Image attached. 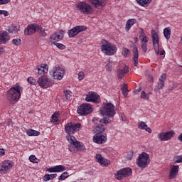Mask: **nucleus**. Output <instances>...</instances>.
Wrapping results in <instances>:
<instances>
[{"instance_id": "51", "label": "nucleus", "mask_w": 182, "mask_h": 182, "mask_svg": "<svg viewBox=\"0 0 182 182\" xmlns=\"http://www.w3.org/2000/svg\"><path fill=\"white\" fill-rule=\"evenodd\" d=\"M78 79L79 80H83V79H85V73L83 72H80L78 73Z\"/></svg>"}, {"instance_id": "7", "label": "nucleus", "mask_w": 182, "mask_h": 182, "mask_svg": "<svg viewBox=\"0 0 182 182\" xmlns=\"http://www.w3.org/2000/svg\"><path fill=\"white\" fill-rule=\"evenodd\" d=\"M82 129L81 123L68 122L65 126V132L68 136H72L71 134H75L77 132H79Z\"/></svg>"}, {"instance_id": "3", "label": "nucleus", "mask_w": 182, "mask_h": 182, "mask_svg": "<svg viewBox=\"0 0 182 182\" xmlns=\"http://www.w3.org/2000/svg\"><path fill=\"white\" fill-rule=\"evenodd\" d=\"M100 113L102 116H106V117H114L116 114L114 105L110 102L104 103L100 109Z\"/></svg>"}, {"instance_id": "13", "label": "nucleus", "mask_w": 182, "mask_h": 182, "mask_svg": "<svg viewBox=\"0 0 182 182\" xmlns=\"http://www.w3.org/2000/svg\"><path fill=\"white\" fill-rule=\"evenodd\" d=\"M37 82L39 86H41V87H43L44 89H46V87H49L53 85V82H52V81H50L45 75L40 77Z\"/></svg>"}, {"instance_id": "21", "label": "nucleus", "mask_w": 182, "mask_h": 182, "mask_svg": "<svg viewBox=\"0 0 182 182\" xmlns=\"http://www.w3.org/2000/svg\"><path fill=\"white\" fill-rule=\"evenodd\" d=\"M166 77H167V74L164 73L161 75L159 79L158 83L154 89V92H159V90L163 89L164 87V80H166Z\"/></svg>"}, {"instance_id": "43", "label": "nucleus", "mask_w": 182, "mask_h": 182, "mask_svg": "<svg viewBox=\"0 0 182 182\" xmlns=\"http://www.w3.org/2000/svg\"><path fill=\"white\" fill-rule=\"evenodd\" d=\"M53 45H55V46H57V48H58V49H66V46L60 43H56V42H53Z\"/></svg>"}, {"instance_id": "1", "label": "nucleus", "mask_w": 182, "mask_h": 182, "mask_svg": "<svg viewBox=\"0 0 182 182\" xmlns=\"http://www.w3.org/2000/svg\"><path fill=\"white\" fill-rule=\"evenodd\" d=\"M66 139L70 143V144H68V150L71 153H77V151H85V150H86V146H85L80 141H77L76 137L73 136H67Z\"/></svg>"}, {"instance_id": "37", "label": "nucleus", "mask_w": 182, "mask_h": 182, "mask_svg": "<svg viewBox=\"0 0 182 182\" xmlns=\"http://www.w3.org/2000/svg\"><path fill=\"white\" fill-rule=\"evenodd\" d=\"M28 136H39L41 134V132L33 130L32 129H30L26 131Z\"/></svg>"}, {"instance_id": "26", "label": "nucleus", "mask_w": 182, "mask_h": 182, "mask_svg": "<svg viewBox=\"0 0 182 182\" xmlns=\"http://www.w3.org/2000/svg\"><path fill=\"white\" fill-rule=\"evenodd\" d=\"M96 159L97 163H100V164H101V166H109V164H110V161H109L107 159L103 158V156H102V154H97L96 155Z\"/></svg>"}, {"instance_id": "34", "label": "nucleus", "mask_w": 182, "mask_h": 182, "mask_svg": "<svg viewBox=\"0 0 182 182\" xmlns=\"http://www.w3.org/2000/svg\"><path fill=\"white\" fill-rule=\"evenodd\" d=\"M37 32H38L41 38H46V36L48 35L46 33V30H45V28H43V27L41 26H38L37 28Z\"/></svg>"}, {"instance_id": "41", "label": "nucleus", "mask_w": 182, "mask_h": 182, "mask_svg": "<svg viewBox=\"0 0 182 182\" xmlns=\"http://www.w3.org/2000/svg\"><path fill=\"white\" fill-rule=\"evenodd\" d=\"M174 163H182V155H178L173 158Z\"/></svg>"}, {"instance_id": "56", "label": "nucleus", "mask_w": 182, "mask_h": 182, "mask_svg": "<svg viewBox=\"0 0 182 182\" xmlns=\"http://www.w3.org/2000/svg\"><path fill=\"white\" fill-rule=\"evenodd\" d=\"M2 15H4V16H8L9 13L6 10H2Z\"/></svg>"}, {"instance_id": "23", "label": "nucleus", "mask_w": 182, "mask_h": 182, "mask_svg": "<svg viewBox=\"0 0 182 182\" xmlns=\"http://www.w3.org/2000/svg\"><path fill=\"white\" fill-rule=\"evenodd\" d=\"M65 170L66 166L63 165H57L54 167L47 168V171H48V173H62L63 171H65Z\"/></svg>"}, {"instance_id": "30", "label": "nucleus", "mask_w": 182, "mask_h": 182, "mask_svg": "<svg viewBox=\"0 0 182 182\" xmlns=\"http://www.w3.org/2000/svg\"><path fill=\"white\" fill-rule=\"evenodd\" d=\"M37 73L38 75H45V73H48V65L42 64V65L37 67Z\"/></svg>"}, {"instance_id": "5", "label": "nucleus", "mask_w": 182, "mask_h": 182, "mask_svg": "<svg viewBox=\"0 0 182 182\" xmlns=\"http://www.w3.org/2000/svg\"><path fill=\"white\" fill-rule=\"evenodd\" d=\"M151 39L156 55H157V56H159H159H163V55L166 53V51H164V50L160 51V40L159 38V33H157L156 31H151Z\"/></svg>"}, {"instance_id": "64", "label": "nucleus", "mask_w": 182, "mask_h": 182, "mask_svg": "<svg viewBox=\"0 0 182 182\" xmlns=\"http://www.w3.org/2000/svg\"><path fill=\"white\" fill-rule=\"evenodd\" d=\"M0 15H2V10H0Z\"/></svg>"}, {"instance_id": "25", "label": "nucleus", "mask_w": 182, "mask_h": 182, "mask_svg": "<svg viewBox=\"0 0 182 182\" xmlns=\"http://www.w3.org/2000/svg\"><path fill=\"white\" fill-rule=\"evenodd\" d=\"M10 39L11 36H9V33L8 32L4 31H0V43L5 44Z\"/></svg>"}, {"instance_id": "4", "label": "nucleus", "mask_w": 182, "mask_h": 182, "mask_svg": "<svg viewBox=\"0 0 182 182\" xmlns=\"http://www.w3.org/2000/svg\"><path fill=\"white\" fill-rule=\"evenodd\" d=\"M116 46L112 45V43L107 40H102L101 42V51L102 53H105L108 56H112V55L116 53Z\"/></svg>"}, {"instance_id": "52", "label": "nucleus", "mask_w": 182, "mask_h": 182, "mask_svg": "<svg viewBox=\"0 0 182 182\" xmlns=\"http://www.w3.org/2000/svg\"><path fill=\"white\" fill-rule=\"evenodd\" d=\"M43 180V181H49V180H50V174H46Z\"/></svg>"}, {"instance_id": "22", "label": "nucleus", "mask_w": 182, "mask_h": 182, "mask_svg": "<svg viewBox=\"0 0 182 182\" xmlns=\"http://www.w3.org/2000/svg\"><path fill=\"white\" fill-rule=\"evenodd\" d=\"M94 125L92 127L93 132H95V134H102L105 130H106V128L105 127V125L101 124L100 122H93Z\"/></svg>"}, {"instance_id": "12", "label": "nucleus", "mask_w": 182, "mask_h": 182, "mask_svg": "<svg viewBox=\"0 0 182 182\" xmlns=\"http://www.w3.org/2000/svg\"><path fill=\"white\" fill-rule=\"evenodd\" d=\"M86 29H87V28L85 26H77L68 31V36L69 38H75L76 35L80 33V32H84Z\"/></svg>"}, {"instance_id": "48", "label": "nucleus", "mask_w": 182, "mask_h": 182, "mask_svg": "<svg viewBox=\"0 0 182 182\" xmlns=\"http://www.w3.org/2000/svg\"><path fill=\"white\" fill-rule=\"evenodd\" d=\"M141 48L144 53L147 52V43H141Z\"/></svg>"}, {"instance_id": "27", "label": "nucleus", "mask_w": 182, "mask_h": 182, "mask_svg": "<svg viewBox=\"0 0 182 182\" xmlns=\"http://www.w3.org/2000/svg\"><path fill=\"white\" fill-rule=\"evenodd\" d=\"M110 117H104L102 119H99L98 118H93L92 122V123H100L101 124H109L112 123V120L109 119Z\"/></svg>"}, {"instance_id": "8", "label": "nucleus", "mask_w": 182, "mask_h": 182, "mask_svg": "<svg viewBox=\"0 0 182 182\" xmlns=\"http://www.w3.org/2000/svg\"><path fill=\"white\" fill-rule=\"evenodd\" d=\"M75 7L80 12L85 15H90V14H93V7L85 1H81L76 4Z\"/></svg>"}, {"instance_id": "17", "label": "nucleus", "mask_w": 182, "mask_h": 182, "mask_svg": "<svg viewBox=\"0 0 182 182\" xmlns=\"http://www.w3.org/2000/svg\"><path fill=\"white\" fill-rule=\"evenodd\" d=\"M174 136V132L169 131L167 132H161L157 135V137L161 141H167Z\"/></svg>"}, {"instance_id": "29", "label": "nucleus", "mask_w": 182, "mask_h": 182, "mask_svg": "<svg viewBox=\"0 0 182 182\" xmlns=\"http://www.w3.org/2000/svg\"><path fill=\"white\" fill-rule=\"evenodd\" d=\"M129 72V67L124 66L122 69H119L117 70V77L118 79H123L124 75H126Z\"/></svg>"}, {"instance_id": "36", "label": "nucleus", "mask_w": 182, "mask_h": 182, "mask_svg": "<svg viewBox=\"0 0 182 182\" xmlns=\"http://www.w3.org/2000/svg\"><path fill=\"white\" fill-rule=\"evenodd\" d=\"M164 36H165L166 39H167V41L170 39V36H171V28H170V27L165 28L164 29Z\"/></svg>"}, {"instance_id": "50", "label": "nucleus", "mask_w": 182, "mask_h": 182, "mask_svg": "<svg viewBox=\"0 0 182 182\" xmlns=\"http://www.w3.org/2000/svg\"><path fill=\"white\" fill-rule=\"evenodd\" d=\"M29 160L30 161H31V163H36V156H35V155H31L29 156Z\"/></svg>"}, {"instance_id": "14", "label": "nucleus", "mask_w": 182, "mask_h": 182, "mask_svg": "<svg viewBox=\"0 0 182 182\" xmlns=\"http://www.w3.org/2000/svg\"><path fill=\"white\" fill-rule=\"evenodd\" d=\"M65 36V31L63 30H59L51 34L50 36V41L53 43V42H59L62 41Z\"/></svg>"}, {"instance_id": "38", "label": "nucleus", "mask_w": 182, "mask_h": 182, "mask_svg": "<svg viewBox=\"0 0 182 182\" xmlns=\"http://www.w3.org/2000/svg\"><path fill=\"white\" fill-rule=\"evenodd\" d=\"M121 90L124 97H127L129 95V90H127V85L123 84L122 87H121Z\"/></svg>"}, {"instance_id": "49", "label": "nucleus", "mask_w": 182, "mask_h": 182, "mask_svg": "<svg viewBox=\"0 0 182 182\" xmlns=\"http://www.w3.org/2000/svg\"><path fill=\"white\" fill-rule=\"evenodd\" d=\"M130 54V50L125 48L124 50L122 52V55L124 58H127V55Z\"/></svg>"}, {"instance_id": "11", "label": "nucleus", "mask_w": 182, "mask_h": 182, "mask_svg": "<svg viewBox=\"0 0 182 182\" xmlns=\"http://www.w3.org/2000/svg\"><path fill=\"white\" fill-rule=\"evenodd\" d=\"M133 173L132 168H123L117 171L115 173V178L117 180H123L127 177H130Z\"/></svg>"}, {"instance_id": "16", "label": "nucleus", "mask_w": 182, "mask_h": 182, "mask_svg": "<svg viewBox=\"0 0 182 182\" xmlns=\"http://www.w3.org/2000/svg\"><path fill=\"white\" fill-rule=\"evenodd\" d=\"M86 102H92V103H99L100 102V96L95 92H89L86 97Z\"/></svg>"}, {"instance_id": "18", "label": "nucleus", "mask_w": 182, "mask_h": 182, "mask_svg": "<svg viewBox=\"0 0 182 182\" xmlns=\"http://www.w3.org/2000/svg\"><path fill=\"white\" fill-rule=\"evenodd\" d=\"M107 140V136L106 134H95L93 137L94 143H97V144H103L106 143Z\"/></svg>"}, {"instance_id": "58", "label": "nucleus", "mask_w": 182, "mask_h": 182, "mask_svg": "<svg viewBox=\"0 0 182 182\" xmlns=\"http://www.w3.org/2000/svg\"><path fill=\"white\" fill-rule=\"evenodd\" d=\"M4 154H5V150L1 149H0V155H1V156H4Z\"/></svg>"}, {"instance_id": "28", "label": "nucleus", "mask_w": 182, "mask_h": 182, "mask_svg": "<svg viewBox=\"0 0 182 182\" xmlns=\"http://www.w3.org/2000/svg\"><path fill=\"white\" fill-rule=\"evenodd\" d=\"M177 174H178V166H173L169 173V178L171 180L176 178Z\"/></svg>"}, {"instance_id": "10", "label": "nucleus", "mask_w": 182, "mask_h": 182, "mask_svg": "<svg viewBox=\"0 0 182 182\" xmlns=\"http://www.w3.org/2000/svg\"><path fill=\"white\" fill-rule=\"evenodd\" d=\"M50 75L55 80H62L65 76V69L60 66H55L50 72Z\"/></svg>"}, {"instance_id": "57", "label": "nucleus", "mask_w": 182, "mask_h": 182, "mask_svg": "<svg viewBox=\"0 0 182 182\" xmlns=\"http://www.w3.org/2000/svg\"><path fill=\"white\" fill-rule=\"evenodd\" d=\"M106 69H107V72H112V66L110 65H107Z\"/></svg>"}, {"instance_id": "33", "label": "nucleus", "mask_w": 182, "mask_h": 182, "mask_svg": "<svg viewBox=\"0 0 182 182\" xmlns=\"http://www.w3.org/2000/svg\"><path fill=\"white\" fill-rule=\"evenodd\" d=\"M20 31L19 25L12 24L11 26L9 27L8 32L9 33H18Z\"/></svg>"}, {"instance_id": "24", "label": "nucleus", "mask_w": 182, "mask_h": 182, "mask_svg": "<svg viewBox=\"0 0 182 182\" xmlns=\"http://www.w3.org/2000/svg\"><path fill=\"white\" fill-rule=\"evenodd\" d=\"M91 5H93L96 9H102L105 6V2L106 0H88Z\"/></svg>"}, {"instance_id": "40", "label": "nucleus", "mask_w": 182, "mask_h": 182, "mask_svg": "<svg viewBox=\"0 0 182 182\" xmlns=\"http://www.w3.org/2000/svg\"><path fill=\"white\" fill-rule=\"evenodd\" d=\"M58 114L57 112H55L51 117L54 124H59V121H58Z\"/></svg>"}, {"instance_id": "47", "label": "nucleus", "mask_w": 182, "mask_h": 182, "mask_svg": "<svg viewBox=\"0 0 182 182\" xmlns=\"http://www.w3.org/2000/svg\"><path fill=\"white\" fill-rule=\"evenodd\" d=\"M141 36H143L141 41H142V43H147V42H149V37H146V36H143L144 35V33L143 31H141Z\"/></svg>"}, {"instance_id": "53", "label": "nucleus", "mask_w": 182, "mask_h": 182, "mask_svg": "<svg viewBox=\"0 0 182 182\" xmlns=\"http://www.w3.org/2000/svg\"><path fill=\"white\" fill-rule=\"evenodd\" d=\"M11 2V0H0V5H5Z\"/></svg>"}, {"instance_id": "32", "label": "nucleus", "mask_w": 182, "mask_h": 182, "mask_svg": "<svg viewBox=\"0 0 182 182\" xmlns=\"http://www.w3.org/2000/svg\"><path fill=\"white\" fill-rule=\"evenodd\" d=\"M136 22H137V20H136V18H130L127 20L126 26H125L126 31L129 32L132 26H133L134 23H136Z\"/></svg>"}, {"instance_id": "45", "label": "nucleus", "mask_w": 182, "mask_h": 182, "mask_svg": "<svg viewBox=\"0 0 182 182\" xmlns=\"http://www.w3.org/2000/svg\"><path fill=\"white\" fill-rule=\"evenodd\" d=\"M13 45H15L16 46H19L21 45V42H22V40L19 38H14L12 40Z\"/></svg>"}, {"instance_id": "15", "label": "nucleus", "mask_w": 182, "mask_h": 182, "mask_svg": "<svg viewBox=\"0 0 182 182\" xmlns=\"http://www.w3.org/2000/svg\"><path fill=\"white\" fill-rule=\"evenodd\" d=\"M14 166V163L11 161H4L0 164V173L1 174H5L8 170H11Z\"/></svg>"}, {"instance_id": "39", "label": "nucleus", "mask_w": 182, "mask_h": 182, "mask_svg": "<svg viewBox=\"0 0 182 182\" xmlns=\"http://www.w3.org/2000/svg\"><path fill=\"white\" fill-rule=\"evenodd\" d=\"M69 177V173L68 172H64L58 178L59 181H63L66 180Z\"/></svg>"}, {"instance_id": "35", "label": "nucleus", "mask_w": 182, "mask_h": 182, "mask_svg": "<svg viewBox=\"0 0 182 182\" xmlns=\"http://www.w3.org/2000/svg\"><path fill=\"white\" fill-rule=\"evenodd\" d=\"M137 4L141 6H144V8L149 6L151 0H136Z\"/></svg>"}, {"instance_id": "42", "label": "nucleus", "mask_w": 182, "mask_h": 182, "mask_svg": "<svg viewBox=\"0 0 182 182\" xmlns=\"http://www.w3.org/2000/svg\"><path fill=\"white\" fill-rule=\"evenodd\" d=\"M27 82H28V83H30V85H34L35 86H36V85H38V81H36V80L33 79V77H29L27 79Z\"/></svg>"}, {"instance_id": "54", "label": "nucleus", "mask_w": 182, "mask_h": 182, "mask_svg": "<svg viewBox=\"0 0 182 182\" xmlns=\"http://www.w3.org/2000/svg\"><path fill=\"white\" fill-rule=\"evenodd\" d=\"M132 159H133V152L128 154L127 156V160H132Z\"/></svg>"}, {"instance_id": "61", "label": "nucleus", "mask_w": 182, "mask_h": 182, "mask_svg": "<svg viewBox=\"0 0 182 182\" xmlns=\"http://www.w3.org/2000/svg\"><path fill=\"white\" fill-rule=\"evenodd\" d=\"M121 119H122V122H126V117L124 115L122 114Z\"/></svg>"}, {"instance_id": "6", "label": "nucleus", "mask_w": 182, "mask_h": 182, "mask_svg": "<svg viewBox=\"0 0 182 182\" xmlns=\"http://www.w3.org/2000/svg\"><path fill=\"white\" fill-rule=\"evenodd\" d=\"M150 164V156L146 152H142L136 159V166L140 168H146Z\"/></svg>"}, {"instance_id": "62", "label": "nucleus", "mask_w": 182, "mask_h": 182, "mask_svg": "<svg viewBox=\"0 0 182 182\" xmlns=\"http://www.w3.org/2000/svg\"><path fill=\"white\" fill-rule=\"evenodd\" d=\"M149 82H154L153 76L149 75Z\"/></svg>"}, {"instance_id": "20", "label": "nucleus", "mask_w": 182, "mask_h": 182, "mask_svg": "<svg viewBox=\"0 0 182 182\" xmlns=\"http://www.w3.org/2000/svg\"><path fill=\"white\" fill-rule=\"evenodd\" d=\"M132 60L134 62V66H139V48H137V46L136 45L133 46Z\"/></svg>"}, {"instance_id": "55", "label": "nucleus", "mask_w": 182, "mask_h": 182, "mask_svg": "<svg viewBox=\"0 0 182 182\" xmlns=\"http://www.w3.org/2000/svg\"><path fill=\"white\" fill-rule=\"evenodd\" d=\"M58 177L57 173L50 174V180H53V178H56Z\"/></svg>"}, {"instance_id": "31", "label": "nucleus", "mask_w": 182, "mask_h": 182, "mask_svg": "<svg viewBox=\"0 0 182 182\" xmlns=\"http://www.w3.org/2000/svg\"><path fill=\"white\" fill-rule=\"evenodd\" d=\"M138 129H140L141 130H146L148 133H151V129L143 121L138 123Z\"/></svg>"}, {"instance_id": "19", "label": "nucleus", "mask_w": 182, "mask_h": 182, "mask_svg": "<svg viewBox=\"0 0 182 182\" xmlns=\"http://www.w3.org/2000/svg\"><path fill=\"white\" fill-rule=\"evenodd\" d=\"M38 26L39 25L36 23L28 25L24 30V35H27L28 36H29V35H33V33L38 31Z\"/></svg>"}, {"instance_id": "44", "label": "nucleus", "mask_w": 182, "mask_h": 182, "mask_svg": "<svg viewBox=\"0 0 182 182\" xmlns=\"http://www.w3.org/2000/svg\"><path fill=\"white\" fill-rule=\"evenodd\" d=\"M64 94L66 99L69 100L72 97V91L69 90H64Z\"/></svg>"}, {"instance_id": "2", "label": "nucleus", "mask_w": 182, "mask_h": 182, "mask_svg": "<svg viewBox=\"0 0 182 182\" xmlns=\"http://www.w3.org/2000/svg\"><path fill=\"white\" fill-rule=\"evenodd\" d=\"M23 88L19 84H16L7 92L6 97L9 103H16L21 98V92Z\"/></svg>"}, {"instance_id": "60", "label": "nucleus", "mask_w": 182, "mask_h": 182, "mask_svg": "<svg viewBox=\"0 0 182 182\" xmlns=\"http://www.w3.org/2000/svg\"><path fill=\"white\" fill-rule=\"evenodd\" d=\"M178 140L179 141H182V133L178 135Z\"/></svg>"}, {"instance_id": "9", "label": "nucleus", "mask_w": 182, "mask_h": 182, "mask_svg": "<svg viewBox=\"0 0 182 182\" xmlns=\"http://www.w3.org/2000/svg\"><path fill=\"white\" fill-rule=\"evenodd\" d=\"M93 112V107L90 104L84 103L78 107L77 109V113L80 114V116H87V114H90Z\"/></svg>"}, {"instance_id": "63", "label": "nucleus", "mask_w": 182, "mask_h": 182, "mask_svg": "<svg viewBox=\"0 0 182 182\" xmlns=\"http://www.w3.org/2000/svg\"><path fill=\"white\" fill-rule=\"evenodd\" d=\"M137 39H138L137 37L134 38V43L137 42Z\"/></svg>"}, {"instance_id": "46", "label": "nucleus", "mask_w": 182, "mask_h": 182, "mask_svg": "<svg viewBox=\"0 0 182 182\" xmlns=\"http://www.w3.org/2000/svg\"><path fill=\"white\" fill-rule=\"evenodd\" d=\"M149 95L146 93V92L142 91L141 93V99H144V100H149Z\"/></svg>"}, {"instance_id": "59", "label": "nucleus", "mask_w": 182, "mask_h": 182, "mask_svg": "<svg viewBox=\"0 0 182 182\" xmlns=\"http://www.w3.org/2000/svg\"><path fill=\"white\" fill-rule=\"evenodd\" d=\"M5 52V50L3 47H0V55H2Z\"/></svg>"}]
</instances>
